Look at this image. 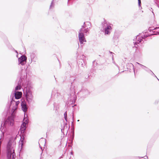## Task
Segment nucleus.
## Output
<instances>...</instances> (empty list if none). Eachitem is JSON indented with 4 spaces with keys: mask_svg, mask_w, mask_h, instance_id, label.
<instances>
[{
    "mask_svg": "<svg viewBox=\"0 0 159 159\" xmlns=\"http://www.w3.org/2000/svg\"><path fill=\"white\" fill-rule=\"evenodd\" d=\"M19 101H17V102H16V105L17 106L18 104H19Z\"/></svg>",
    "mask_w": 159,
    "mask_h": 159,
    "instance_id": "13",
    "label": "nucleus"
},
{
    "mask_svg": "<svg viewBox=\"0 0 159 159\" xmlns=\"http://www.w3.org/2000/svg\"><path fill=\"white\" fill-rule=\"evenodd\" d=\"M27 121H26L25 122H24L21 125L20 127V131L21 133L23 134L26 127Z\"/></svg>",
    "mask_w": 159,
    "mask_h": 159,
    "instance_id": "5",
    "label": "nucleus"
},
{
    "mask_svg": "<svg viewBox=\"0 0 159 159\" xmlns=\"http://www.w3.org/2000/svg\"><path fill=\"white\" fill-rule=\"evenodd\" d=\"M21 89V86L20 85H18L15 88V90H19Z\"/></svg>",
    "mask_w": 159,
    "mask_h": 159,
    "instance_id": "12",
    "label": "nucleus"
},
{
    "mask_svg": "<svg viewBox=\"0 0 159 159\" xmlns=\"http://www.w3.org/2000/svg\"><path fill=\"white\" fill-rule=\"evenodd\" d=\"M21 104L22 110L24 112L26 111L27 108L25 102L24 101L22 102Z\"/></svg>",
    "mask_w": 159,
    "mask_h": 159,
    "instance_id": "8",
    "label": "nucleus"
},
{
    "mask_svg": "<svg viewBox=\"0 0 159 159\" xmlns=\"http://www.w3.org/2000/svg\"><path fill=\"white\" fill-rule=\"evenodd\" d=\"M12 155V158H14L15 156V153L12 148L8 147L7 148V156L8 159H11V155Z\"/></svg>",
    "mask_w": 159,
    "mask_h": 159,
    "instance_id": "1",
    "label": "nucleus"
},
{
    "mask_svg": "<svg viewBox=\"0 0 159 159\" xmlns=\"http://www.w3.org/2000/svg\"><path fill=\"white\" fill-rule=\"evenodd\" d=\"M83 29H81L79 31L78 38L79 42L81 44L83 43L84 42H86V41L84 37V34L83 33Z\"/></svg>",
    "mask_w": 159,
    "mask_h": 159,
    "instance_id": "2",
    "label": "nucleus"
},
{
    "mask_svg": "<svg viewBox=\"0 0 159 159\" xmlns=\"http://www.w3.org/2000/svg\"><path fill=\"white\" fill-rule=\"evenodd\" d=\"M25 95L27 100H31L33 98V95L30 92H27Z\"/></svg>",
    "mask_w": 159,
    "mask_h": 159,
    "instance_id": "7",
    "label": "nucleus"
},
{
    "mask_svg": "<svg viewBox=\"0 0 159 159\" xmlns=\"http://www.w3.org/2000/svg\"><path fill=\"white\" fill-rule=\"evenodd\" d=\"M142 41V39H141V40L139 41V42H137V43H139L140 42H141Z\"/></svg>",
    "mask_w": 159,
    "mask_h": 159,
    "instance_id": "15",
    "label": "nucleus"
},
{
    "mask_svg": "<svg viewBox=\"0 0 159 159\" xmlns=\"http://www.w3.org/2000/svg\"><path fill=\"white\" fill-rule=\"evenodd\" d=\"M4 124L9 126H13L14 124V121L12 117H9L5 122Z\"/></svg>",
    "mask_w": 159,
    "mask_h": 159,
    "instance_id": "3",
    "label": "nucleus"
},
{
    "mask_svg": "<svg viewBox=\"0 0 159 159\" xmlns=\"http://www.w3.org/2000/svg\"><path fill=\"white\" fill-rule=\"evenodd\" d=\"M22 95V93L21 92H16L15 93V97L16 99H19L20 98Z\"/></svg>",
    "mask_w": 159,
    "mask_h": 159,
    "instance_id": "6",
    "label": "nucleus"
},
{
    "mask_svg": "<svg viewBox=\"0 0 159 159\" xmlns=\"http://www.w3.org/2000/svg\"><path fill=\"white\" fill-rule=\"evenodd\" d=\"M138 0V3H139V5L140 6V4L141 3V0Z\"/></svg>",
    "mask_w": 159,
    "mask_h": 159,
    "instance_id": "14",
    "label": "nucleus"
},
{
    "mask_svg": "<svg viewBox=\"0 0 159 159\" xmlns=\"http://www.w3.org/2000/svg\"><path fill=\"white\" fill-rule=\"evenodd\" d=\"M66 117L67 118V116H66ZM65 118L66 119V116H65Z\"/></svg>",
    "mask_w": 159,
    "mask_h": 159,
    "instance_id": "16",
    "label": "nucleus"
},
{
    "mask_svg": "<svg viewBox=\"0 0 159 159\" xmlns=\"http://www.w3.org/2000/svg\"><path fill=\"white\" fill-rule=\"evenodd\" d=\"M24 139V137L23 136V134L22 135V136L21 137L20 139V141H19V145H21V147H22L23 145V141Z\"/></svg>",
    "mask_w": 159,
    "mask_h": 159,
    "instance_id": "10",
    "label": "nucleus"
},
{
    "mask_svg": "<svg viewBox=\"0 0 159 159\" xmlns=\"http://www.w3.org/2000/svg\"><path fill=\"white\" fill-rule=\"evenodd\" d=\"M112 28L110 26H108L105 30V33L106 34H108L110 33V31L111 30Z\"/></svg>",
    "mask_w": 159,
    "mask_h": 159,
    "instance_id": "9",
    "label": "nucleus"
},
{
    "mask_svg": "<svg viewBox=\"0 0 159 159\" xmlns=\"http://www.w3.org/2000/svg\"><path fill=\"white\" fill-rule=\"evenodd\" d=\"M81 29H83V34L84 33L85 34L87 33V32L88 31V30L87 29H84V26L82 27Z\"/></svg>",
    "mask_w": 159,
    "mask_h": 159,
    "instance_id": "11",
    "label": "nucleus"
},
{
    "mask_svg": "<svg viewBox=\"0 0 159 159\" xmlns=\"http://www.w3.org/2000/svg\"><path fill=\"white\" fill-rule=\"evenodd\" d=\"M26 60L27 57L26 56H22L18 59L19 63L21 65H23L26 62Z\"/></svg>",
    "mask_w": 159,
    "mask_h": 159,
    "instance_id": "4",
    "label": "nucleus"
},
{
    "mask_svg": "<svg viewBox=\"0 0 159 159\" xmlns=\"http://www.w3.org/2000/svg\"><path fill=\"white\" fill-rule=\"evenodd\" d=\"M65 113L66 114V112H65Z\"/></svg>",
    "mask_w": 159,
    "mask_h": 159,
    "instance_id": "17",
    "label": "nucleus"
}]
</instances>
